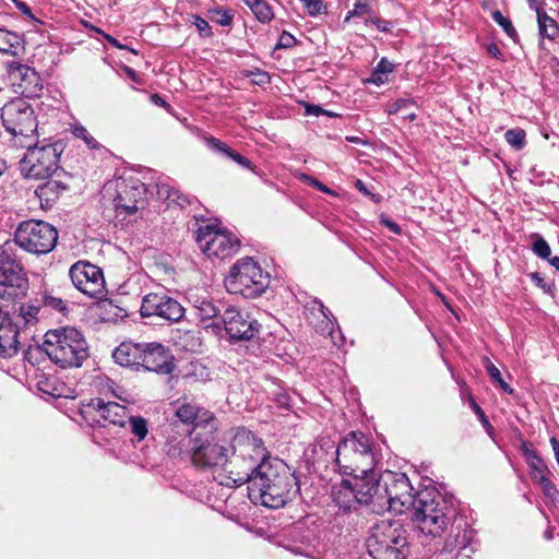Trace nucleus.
<instances>
[{"label": "nucleus", "mask_w": 559, "mask_h": 559, "mask_svg": "<svg viewBox=\"0 0 559 559\" xmlns=\"http://www.w3.org/2000/svg\"><path fill=\"white\" fill-rule=\"evenodd\" d=\"M530 8L534 9L537 13V23L539 35L544 38L554 39L559 33L558 23L543 11L535 0H528Z\"/></svg>", "instance_id": "nucleus-33"}, {"label": "nucleus", "mask_w": 559, "mask_h": 559, "mask_svg": "<svg viewBox=\"0 0 559 559\" xmlns=\"http://www.w3.org/2000/svg\"><path fill=\"white\" fill-rule=\"evenodd\" d=\"M413 105H414V102L412 99L399 98L389 105L388 112L390 115H395V114L406 110L408 107H411Z\"/></svg>", "instance_id": "nucleus-55"}, {"label": "nucleus", "mask_w": 559, "mask_h": 559, "mask_svg": "<svg viewBox=\"0 0 559 559\" xmlns=\"http://www.w3.org/2000/svg\"><path fill=\"white\" fill-rule=\"evenodd\" d=\"M69 276L78 290L91 298H102L106 294L104 274L100 267L79 261L69 270Z\"/></svg>", "instance_id": "nucleus-15"}, {"label": "nucleus", "mask_w": 559, "mask_h": 559, "mask_svg": "<svg viewBox=\"0 0 559 559\" xmlns=\"http://www.w3.org/2000/svg\"><path fill=\"white\" fill-rule=\"evenodd\" d=\"M326 110L323 109L321 106L319 105H314V104H306L305 105V114L307 116H316V117H319L323 114H325Z\"/></svg>", "instance_id": "nucleus-63"}, {"label": "nucleus", "mask_w": 559, "mask_h": 559, "mask_svg": "<svg viewBox=\"0 0 559 559\" xmlns=\"http://www.w3.org/2000/svg\"><path fill=\"white\" fill-rule=\"evenodd\" d=\"M61 144L27 146V152L20 162L21 174L29 179H46L59 170Z\"/></svg>", "instance_id": "nucleus-11"}, {"label": "nucleus", "mask_w": 559, "mask_h": 559, "mask_svg": "<svg viewBox=\"0 0 559 559\" xmlns=\"http://www.w3.org/2000/svg\"><path fill=\"white\" fill-rule=\"evenodd\" d=\"M491 17L514 43H519V34L509 17H506L499 10L492 11Z\"/></svg>", "instance_id": "nucleus-41"}, {"label": "nucleus", "mask_w": 559, "mask_h": 559, "mask_svg": "<svg viewBox=\"0 0 559 559\" xmlns=\"http://www.w3.org/2000/svg\"><path fill=\"white\" fill-rule=\"evenodd\" d=\"M193 25L197 27L199 35L203 38H210L213 36L212 27L210 26L209 22L199 16H194Z\"/></svg>", "instance_id": "nucleus-53"}, {"label": "nucleus", "mask_w": 559, "mask_h": 559, "mask_svg": "<svg viewBox=\"0 0 559 559\" xmlns=\"http://www.w3.org/2000/svg\"><path fill=\"white\" fill-rule=\"evenodd\" d=\"M506 141L515 150H522L525 146L526 133L523 129H510L504 134Z\"/></svg>", "instance_id": "nucleus-45"}, {"label": "nucleus", "mask_w": 559, "mask_h": 559, "mask_svg": "<svg viewBox=\"0 0 559 559\" xmlns=\"http://www.w3.org/2000/svg\"><path fill=\"white\" fill-rule=\"evenodd\" d=\"M7 74L14 92L21 94L22 98L40 96L44 88L43 80L34 68L19 61H11L7 63Z\"/></svg>", "instance_id": "nucleus-18"}, {"label": "nucleus", "mask_w": 559, "mask_h": 559, "mask_svg": "<svg viewBox=\"0 0 559 559\" xmlns=\"http://www.w3.org/2000/svg\"><path fill=\"white\" fill-rule=\"evenodd\" d=\"M203 140L207 148H210L212 152L221 154L224 157L234 160L239 166L255 173V166L252 164V162L239 154L237 151L229 147L225 142L212 135H206L203 138Z\"/></svg>", "instance_id": "nucleus-28"}, {"label": "nucleus", "mask_w": 559, "mask_h": 559, "mask_svg": "<svg viewBox=\"0 0 559 559\" xmlns=\"http://www.w3.org/2000/svg\"><path fill=\"white\" fill-rule=\"evenodd\" d=\"M143 343L123 342L112 353L115 361L123 367L140 370Z\"/></svg>", "instance_id": "nucleus-26"}, {"label": "nucleus", "mask_w": 559, "mask_h": 559, "mask_svg": "<svg viewBox=\"0 0 559 559\" xmlns=\"http://www.w3.org/2000/svg\"><path fill=\"white\" fill-rule=\"evenodd\" d=\"M46 179L47 181L36 188L35 194L38 197L41 206L49 209L68 190V185L52 177Z\"/></svg>", "instance_id": "nucleus-30"}, {"label": "nucleus", "mask_w": 559, "mask_h": 559, "mask_svg": "<svg viewBox=\"0 0 559 559\" xmlns=\"http://www.w3.org/2000/svg\"><path fill=\"white\" fill-rule=\"evenodd\" d=\"M195 241L200 250L210 259H226L234 255L240 247L239 238L212 224L199 227Z\"/></svg>", "instance_id": "nucleus-13"}, {"label": "nucleus", "mask_w": 559, "mask_h": 559, "mask_svg": "<svg viewBox=\"0 0 559 559\" xmlns=\"http://www.w3.org/2000/svg\"><path fill=\"white\" fill-rule=\"evenodd\" d=\"M472 408L475 412V414L478 416L479 420L481 421L483 426L486 428H491L489 420L487 416L485 415L484 411L480 408V406L473 400L472 401Z\"/></svg>", "instance_id": "nucleus-61"}, {"label": "nucleus", "mask_w": 559, "mask_h": 559, "mask_svg": "<svg viewBox=\"0 0 559 559\" xmlns=\"http://www.w3.org/2000/svg\"><path fill=\"white\" fill-rule=\"evenodd\" d=\"M205 429L194 431V444L190 448V460L200 468H222L227 475V462L229 461V448L214 442L213 423H209Z\"/></svg>", "instance_id": "nucleus-9"}, {"label": "nucleus", "mask_w": 559, "mask_h": 559, "mask_svg": "<svg viewBox=\"0 0 559 559\" xmlns=\"http://www.w3.org/2000/svg\"><path fill=\"white\" fill-rule=\"evenodd\" d=\"M394 70V64L390 62L386 58H382L376 68L372 70L369 82L381 85L388 81V75L392 73Z\"/></svg>", "instance_id": "nucleus-39"}, {"label": "nucleus", "mask_w": 559, "mask_h": 559, "mask_svg": "<svg viewBox=\"0 0 559 559\" xmlns=\"http://www.w3.org/2000/svg\"><path fill=\"white\" fill-rule=\"evenodd\" d=\"M192 308L194 314L203 323L207 321L219 322L223 313L221 307L209 297H195L192 301Z\"/></svg>", "instance_id": "nucleus-32"}, {"label": "nucleus", "mask_w": 559, "mask_h": 559, "mask_svg": "<svg viewBox=\"0 0 559 559\" xmlns=\"http://www.w3.org/2000/svg\"><path fill=\"white\" fill-rule=\"evenodd\" d=\"M307 309L316 314L318 312L322 318H326V314H331L332 312L323 305V302L319 299H313L311 302L307 305Z\"/></svg>", "instance_id": "nucleus-57"}, {"label": "nucleus", "mask_w": 559, "mask_h": 559, "mask_svg": "<svg viewBox=\"0 0 559 559\" xmlns=\"http://www.w3.org/2000/svg\"><path fill=\"white\" fill-rule=\"evenodd\" d=\"M389 509L395 513L409 511L416 501V493L408 477L401 474H390L389 479L383 480L382 488Z\"/></svg>", "instance_id": "nucleus-17"}, {"label": "nucleus", "mask_w": 559, "mask_h": 559, "mask_svg": "<svg viewBox=\"0 0 559 559\" xmlns=\"http://www.w3.org/2000/svg\"><path fill=\"white\" fill-rule=\"evenodd\" d=\"M527 464L530 467L531 478L535 483L540 481V476L548 477L547 476V472H548L547 465L545 464L544 460L540 456L528 461Z\"/></svg>", "instance_id": "nucleus-46"}, {"label": "nucleus", "mask_w": 559, "mask_h": 559, "mask_svg": "<svg viewBox=\"0 0 559 559\" xmlns=\"http://www.w3.org/2000/svg\"><path fill=\"white\" fill-rule=\"evenodd\" d=\"M251 75H254L255 79L253 80V83H255L258 85L267 84V83H270V80H271L267 72L259 70V69L254 72H251Z\"/></svg>", "instance_id": "nucleus-60"}, {"label": "nucleus", "mask_w": 559, "mask_h": 559, "mask_svg": "<svg viewBox=\"0 0 559 559\" xmlns=\"http://www.w3.org/2000/svg\"><path fill=\"white\" fill-rule=\"evenodd\" d=\"M0 347L4 353V358L12 357L19 352V329L17 323H14L10 318V310L0 306Z\"/></svg>", "instance_id": "nucleus-25"}, {"label": "nucleus", "mask_w": 559, "mask_h": 559, "mask_svg": "<svg viewBox=\"0 0 559 559\" xmlns=\"http://www.w3.org/2000/svg\"><path fill=\"white\" fill-rule=\"evenodd\" d=\"M350 476L352 478L348 481L360 503L369 504L380 497L382 484L374 479L372 471L367 474L354 473Z\"/></svg>", "instance_id": "nucleus-24"}, {"label": "nucleus", "mask_w": 559, "mask_h": 559, "mask_svg": "<svg viewBox=\"0 0 559 559\" xmlns=\"http://www.w3.org/2000/svg\"><path fill=\"white\" fill-rule=\"evenodd\" d=\"M530 277H531L532 282L537 287H539L540 289H543L547 294H551V290H552V288L555 286L554 283H551V284L546 283L545 280L542 277V275L539 273H537V272L531 273Z\"/></svg>", "instance_id": "nucleus-58"}, {"label": "nucleus", "mask_w": 559, "mask_h": 559, "mask_svg": "<svg viewBox=\"0 0 559 559\" xmlns=\"http://www.w3.org/2000/svg\"><path fill=\"white\" fill-rule=\"evenodd\" d=\"M334 320L335 318L333 314H326V318H322L320 324L317 326V331L321 334H329L334 344H337L335 336H334Z\"/></svg>", "instance_id": "nucleus-50"}, {"label": "nucleus", "mask_w": 559, "mask_h": 559, "mask_svg": "<svg viewBox=\"0 0 559 559\" xmlns=\"http://www.w3.org/2000/svg\"><path fill=\"white\" fill-rule=\"evenodd\" d=\"M366 25L372 24L377 27L378 31L383 33H389L392 29V22L380 19V17H369L365 21Z\"/></svg>", "instance_id": "nucleus-56"}, {"label": "nucleus", "mask_w": 559, "mask_h": 559, "mask_svg": "<svg viewBox=\"0 0 559 559\" xmlns=\"http://www.w3.org/2000/svg\"><path fill=\"white\" fill-rule=\"evenodd\" d=\"M205 16L213 23H216L221 26L229 27L234 22V12L228 8H223L219 5L211 7L206 10Z\"/></svg>", "instance_id": "nucleus-37"}, {"label": "nucleus", "mask_w": 559, "mask_h": 559, "mask_svg": "<svg viewBox=\"0 0 559 559\" xmlns=\"http://www.w3.org/2000/svg\"><path fill=\"white\" fill-rule=\"evenodd\" d=\"M297 44V39L290 33L284 31L275 45V49H288L293 48Z\"/></svg>", "instance_id": "nucleus-54"}, {"label": "nucleus", "mask_w": 559, "mask_h": 559, "mask_svg": "<svg viewBox=\"0 0 559 559\" xmlns=\"http://www.w3.org/2000/svg\"><path fill=\"white\" fill-rule=\"evenodd\" d=\"M176 368L170 350L160 343H143L140 369L170 374Z\"/></svg>", "instance_id": "nucleus-22"}, {"label": "nucleus", "mask_w": 559, "mask_h": 559, "mask_svg": "<svg viewBox=\"0 0 559 559\" xmlns=\"http://www.w3.org/2000/svg\"><path fill=\"white\" fill-rule=\"evenodd\" d=\"M206 427H202L197 424L191 430H187L185 435H180L179 437H168L166 443V452L170 457H181L187 455L190 457V448L194 444V433L199 429H205Z\"/></svg>", "instance_id": "nucleus-27"}, {"label": "nucleus", "mask_w": 559, "mask_h": 559, "mask_svg": "<svg viewBox=\"0 0 559 559\" xmlns=\"http://www.w3.org/2000/svg\"><path fill=\"white\" fill-rule=\"evenodd\" d=\"M27 274L15 254V243L0 246V306L10 310L17 300L27 294Z\"/></svg>", "instance_id": "nucleus-5"}, {"label": "nucleus", "mask_w": 559, "mask_h": 559, "mask_svg": "<svg viewBox=\"0 0 559 559\" xmlns=\"http://www.w3.org/2000/svg\"><path fill=\"white\" fill-rule=\"evenodd\" d=\"M156 193L158 198L169 200L170 202L177 203L179 206L185 207L186 205L191 204V198L178 189L170 187L169 183L165 181H158L156 183Z\"/></svg>", "instance_id": "nucleus-34"}, {"label": "nucleus", "mask_w": 559, "mask_h": 559, "mask_svg": "<svg viewBox=\"0 0 559 559\" xmlns=\"http://www.w3.org/2000/svg\"><path fill=\"white\" fill-rule=\"evenodd\" d=\"M521 452L524 456H526L527 462L534 460L535 457H539L538 453L532 449L531 444L527 441H523L521 443Z\"/></svg>", "instance_id": "nucleus-62"}, {"label": "nucleus", "mask_w": 559, "mask_h": 559, "mask_svg": "<svg viewBox=\"0 0 559 559\" xmlns=\"http://www.w3.org/2000/svg\"><path fill=\"white\" fill-rule=\"evenodd\" d=\"M72 133L75 138L82 139L91 150L100 147L99 143L87 132L85 127L81 124L74 126Z\"/></svg>", "instance_id": "nucleus-48"}, {"label": "nucleus", "mask_w": 559, "mask_h": 559, "mask_svg": "<svg viewBox=\"0 0 559 559\" xmlns=\"http://www.w3.org/2000/svg\"><path fill=\"white\" fill-rule=\"evenodd\" d=\"M312 452L318 462L335 463L344 475L367 474L373 468V453L367 436L350 432L335 447L334 441L321 438L313 445Z\"/></svg>", "instance_id": "nucleus-2"}, {"label": "nucleus", "mask_w": 559, "mask_h": 559, "mask_svg": "<svg viewBox=\"0 0 559 559\" xmlns=\"http://www.w3.org/2000/svg\"><path fill=\"white\" fill-rule=\"evenodd\" d=\"M473 538L474 531L472 528H468L466 523L464 524V527H462L461 525L452 527L450 534L444 540L442 551L448 554L455 552L456 555H459L461 550L469 546Z\"/></svg>", "instance_id": "nucleus-29"}, {"label": "nucleus", "mask_w": 559, "mask_h": 559, "mask_svg": "<svg viewBox=\"0 0 559 559\" xmlns=\"http://www.w3.org/2000/svg\"><path fill=\"white\" fill-rule=\"evenodd\" d=\"M116 194L112 205L118 215H131L139 209L145 198L146 187L139 179L130 178L116 181Z\"/></svg>", "instance_id": "nucleus-19"}, {"label": "nucleus", "mask_w": 559, "mask_h": 559, "mask_svg": "<svg viewBox=\"0 0 559 559\" xmlns=\"http://www.w3.org/2000/svg\"><path fill=\"white\" fill-rule=\"evenodd\" d=\"M269 396L272 401H274L280 407L289 409L293 406V401L288 392L281 388L280 385L274 384L273 389L267 391Z\"/></svg>", "instance_id": "nucleus-42"}, {"label": "nucleus", "mask_w": 559, "mask_h": 559, "mask_svg": "<svg viewBox=\"0 0 559 559\" xmlns=\"http://www.w3.org/2000/svg\"><path fill=\"white\" fill-rule=\"evenodd\" d=\"M283 547L288 551L311 559H321L328 549L318 526L297 522L284 535Z\"/></svg>", "instance_id": "nucleus-12"}, {"label": "nucleus", "mask_w": 559, "mask_h": 559, "mask_svg": "<svg viewBox=\"0 0 559 559\" xmlns=\"http://www.w3.org/2000/svg\"><path fill=\"white\" fill-rule=\"evenodd\" d=\"M243 3L260 23L267 24L274 19L273 9L266 0H243Z\"/></svg>", "instance_id": "nucleus-36"}, {"label": "nucleus", "mask_w": 559, "mask_h": 559, "mask_svg": "<svg viewBox=\"0 0 559 559\" xmlns=\"http://www.w3.org/2000/svg\"><path fill=\"white\" fill-rule=\"evenodd\" d=\"M45 304L53 309L59 310L60 312H63L67 309L66 304L60 298L48 297L46 298Z\"/></svg>", "instance_id": "nucleus-64"}, {"label": "nucleus", "mask_w": 559, "mask_h": 559, "mask_svg": "<svg viewBox=\"0 0 559 559\" xmlns=\"http://www.w3.org/2000/svg\"><path fill=\"white\" fill-rule=\"evenodd\" d=\"M84 416H92L93 423L100 427L109 425L124 427L128 418V408L117 402H105L103 399H92L87 409L83 411Z\"/></svg>", "instance_id": "nucleus-20"}, {"label": "nucleus", "mask_w": 559, "mask_h": 559, "mask_svg": "<svg viewBox=\"0 0 559 559\" xmlns=\"http://www.w3.org/2000/svg\"><path fill=\"white\" fill-rule=\"evenodd\" d=\"M531 238L534 240L532 251L540 259H548L551 255V249L545 238L537 233L532 234Z\"/></svg>", "instance_id": "nucleus-44"}, {"label": "nucleus", "mask_w": 559, "mask_h": 559, "mask_svg": "<svg viewBox=\"0 0 559 559\" xmlns=\"http://www.w3.org/2000/svg\"><path fill=\"white\" fill-rule=\"evenodd\" d=\"M5 130L12 135L32 136L38 127L35 110L24 98H14L1 108Z\"/></svg>", "instance_id": "nucleus-14"}, {"label": "nucleus", "mask_w": 559, "mask_h": 559, "mask_svg": "<svg viewBox=\"0 0 559 559\" xmlns=\"http://www.w3.org/2000/svg\"><path fill=\"white\" fill-rule=\"evenodd\" d=\"M58 230L44 221L29 219L19 224L14 239L7 242L15 243V248L33 253L47 254L53 250L58 242Z\"/></svg>", "instance_id": "nucleus-8"}, {"label": "nucleus", "mask_w": 559, "mask_h": 559, "mask_svg": "<svg viewBox=\"0 0 559 559\" xmlns=\"http://www.w3.org/2000/svg\"><path fill=\"white\" fill-rule=\"evenodd\" d=\"M199 408L191 403H182L176 409V416L182 424H193Z\"/></svg>", "instance_id": "nucleus-43"}, {"label": "nucleus", "mask_w": 559, "mask_h": 559, "mask_svg": "<svg viewBox=\"0 0 559 559\" xmlns=\"http://www.w3.org/2000/svg\"><path fill=\"white\" fill-rule=\"evenodd\" d=\"M127 423H129L130 431L138 441H143L146 438L148 433V423L145 418L129 415Z\"/></svg>", "instance_id": "nucleus-40"}, {"label": "nucleus", "mask_w": 559, "mask_h": 559, "mask_svg": "<svg viewBox=\"0 0 559 559\" xmlns=\"http://www.w3.org/2000/svg\"><path fill=\"white\" fill-rule=\"evenodd\" d=\"M40 309L41 302L37 299L22 304L19 307V313L16 316L15 323H17V325L23 323L25 326L35 324L38 321Z\"/></svg>", "instance_id": "nucleus-35"}, {"label": "nucleus", "mask_w": 559, "mask_h": 559, "mask_svg": "<svg viewBox=\"0 0 559 559\" xmlns=\"http://www.w3.org/2000/svg\"><path fill=\"white\" fill-rule=\"evenodd\" d=\"M205 328H212L216 334L224 330L230 343H237L259 340L261 324L248 311L229 306L221 314L219 322H211Z\"/></svg>", "instance_id": "nucleus-10"}, {"label": "nucleus", "mask_w": 559, "mask_h": 559, "mask_svg": "<svg viewBox=\"0 0 559 559\" xmlns=\"http://www.w3.org/2000/svg\"><path fill=\"white\" fill-rule=\"evenodd\" d=\"M228 448L227 476L218 480L221 485L227 487L246 484L260 463L272 457L264 441L245 427H238L231 432Z\"/></svg>", "instance_id": "nucleus-3"}, {"label": "nucleus", "mask_w": 559, "mask_h": 559, "mask_svg": "<svg viewBox=\"0 0 559 559\" xmlns=\"http://www.w3.org/2000/svg\"><path fill=\"white\" fill-rule=\"evenodd\" d=\"M44 349L49 359L60 368H79L90 356L83 333L71 326L49 330L45 334Z\"/></svg>", "instance_id": "nucleus-4"}, {"label": "nucleus", "mask_w": 559, "mask_h": 559, "mask_svg": "<svg viewBox=\"0 0 559 559\" xmlns=\"http://www.w3.org/2000/svg\"><path fill=\"white\" fill-rule=\"evenodd\" d=\"M310 16H318L322 13H325V4L322 0H299Z\"/></svg>", "instance_id": "nucleus-51"}, {"label": "nucleus", "mask_w": 559, "mask_h": 559, "mask_svg": "<svg viewBox=\"0 0 559 559\" xmlns=\"http://www.w3.org/2000/svg\"><path fill=\"white\" fill-rule=\"evenodd\" d=\"M456 516V508L453 507L431 516L426 515L420 519L413 520L420 533L427 537L437 538L448 530L449 525Z\"/></svg>", "instance_id": "nucleus-23"}, {"label": "nucleus", "mask_w": 559, "mask_h": 559, "mask_svg": "<svg viewBox=\"0 0 559 559\" xmlns=\"http://www.w3.org/2000/svg\"><path fill=\"white\" fill-rule=\"evenodd\" d=\"M183 306L174 297L164 292L150 293L142 299L141 317H158L170 323L181 321L185 316Z\"/></svg>", "instance_id": "nucleus-16"}, {"label": "nucleus", "mask_w": 559, "mask_h": 559, "mask_svg": "<svg viewBox=\"0 0 559 559\" xmlns=\"http://www.w3.org/2000/svg\"><path fill=\"white\" fill-rule=\"evenodd\" d=\"M270 285L269 273L260 264L247 257L238 260L225 278V287L230 294L241 295L245 298L261 296Z\"/></svg>", "instance_id": "nucleus-7"}, {"label": "nucleus", "mask_w": 559, "mask_h": 559, "mask_svg": "<svg viewBox=\"0 0 559 559\" xmlns=\"http://www.w3.org/2000/svg\"><path fill=\"white\" fill-rule=\"evenodd\" d=\"M455 507L454 498L445 497L435 487H426L416 492V501L409 509L412 520L420 519L426 515H433Z\"/></svg>", "instance_id": "nucleus-21"}, {"label": "nucleus", "mask_w": 559, "mask_h": 559, "mask_svg": "<svg viewBox=\"0 0 559 559\" xmlns=\"http://www.w3.org/2000/svg\"><path fill=\"white\" fill-rule=\"evenodd\" d=\"M334 501L338 507V510L343 513L357 511L358 507L362 506L358 500L357 495L352 488L348 479L342 480L333 492Z\"/></svg>", "instance_id": "nucleus-31"}, {"label": "nucleus", "mask_w": 559, "mask_h": 559, "mask_svg": "<svg viewBox=\"0 0 559 559\" xmlns=\"http://www.w3.org/2000/svg\"><path fill=\"white\" fill-rule=\"evenodd\" d=\"M46 355L44 345L43 346H28V348L24 352V358L32 365L35 366L39 364L40 357Z\"/></svg>", "instance_id": "nucleus-52"}, {"label": "nucleus", "mask_w": 559, "mask_h": 559, "mask_svg": "<svg viewBox=\"0 0 559 559\" xmlns=\"http://www.w3.org/2000/svg\"><path fill=\"white\" fill-rule=\"evenodd\" d=\"M484 366H485L487 373L489 374V377L491 378V380L493 382H496L497 380H500L501 373H500L499 369L490 361L489 358L484 359Z\"/></svg>", "instance_id": "nucleus-59"}, {"label": "nucleus", "mask_w": 559, "mask_h": 559, "mask_svg": "<svg viewBox=\"0 0 559 559\" xmlns=\"http://www.w3.org/2000/svg\"><path fill=\"white\" fill-rule=\"evenodd\" d=\"M367 551L373 559H405L409 552L406 531L397 521H380L366 539Z\"/></svg>", "instance_id": "nucleus-6"}, {"label": "nucleus", "mask_w": 559, "mask_h": 559, "mask_svg": "<svg viewBox=\"0 0 559 559\" xmlns=\"http://www.w3.org/2000/svg\"><path fill=\"white\" fill-rule=\"evenodd\" d=\"M246 484L250 498L270 509L284 507L300 490L298 479L289 466L274 456L261 462Z\"/></svg>", "instance_id": "nucleus-1"}, {"label": "nucleus", "mask_w": 559, "mask_h": 559, "mask_svg": "<svg viewBox=\"0 0 559 559\" xmlns=\"http://www.w3.org/2000/svg\"><path fill=\"white\" fill-rule=\"evenodd\" d=\"M22 38L16 33L7 32L0 28V51L7 55L15 56L17 47L21 46Z\"/></svg>", "instance_id": "nucleus-38"}, {"label": "nucleus", "mask_w": 559, "mask_h": 559, "mask_svg": "<svg viewBox=\"0 0 559 559\" xmlns=\"http://www.w3.org/2000/svg\"><path fill=\"white\" fill-rule=\"evenodd\" d=\"M371 12V0H356L353 10L347 12L344 23H347L354 16H362Z\"/></svg>", "instance_id": "nucleus-47"}, {"label": "nucleus", "mask_w": 559, "mask_h": 559, "mask_svg": "<svg viewBox=\"0 0 559 559\" xmlns=\"http://www.w3.org/2000/svg\"><path fill=\"white\" fill-rule=\"evenodd\" d=\"M544 492V495L549 498L551 501H558L559 500V491L557 490L556 486L551 483L549 477H542L540 481L537 483Z\"/></svg>", "instance_id": "nucleus-49"}]
</instances>
